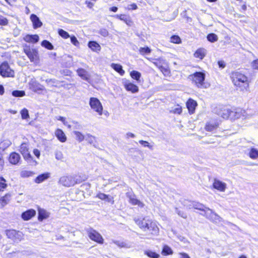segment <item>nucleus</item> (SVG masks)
<instances>
[{
  "instance_id": "obj_1",
  "label": "nucleus",
  "mask_w": 258,
  "mask_h": 258,
  "mask_svg": "<svg viewBox=\"0 0 258 258\" xmlns=\"http://www.w3.org/2000/svg\"><path fill=\"white\" fill-rule=\"evenodd\" d=\"M231 79L233 84L242 91L247 90L249 88V81L247 77L239 72L232 73Z\"/></svg>"
},
{
  "instance_id": "obj_2",
  "label": "nucleus",
  "mask_w": 258,
  "mask_h": 258,
  "mask_svg": "<svg viewBox=\"0 0 258 258\" xmlns=\"http://www.w3.org/2000/svg\"><path fill=\"white\" fill-rule=\"evenodd\" d=\"M81 182V177L77 175L63 176L59 180V183L66 187L74 186Z\"/></svg>"
},
{
  "instance_id": "obj_3",
  "label": "nucleus",
  "mask_w": 258,
  "mask_h": 258,
  "mask_svg": "<svg viewBox=\"0 0 258 258\" xmlns=\"http://www.w3.org/2000/svg\"><path fill=\"white\" fill-rule=\"evenodd\" d=\"M189 78L199 88L205 87V74L203 72H196L190 75Z\"/></svg>"
},
{
  "instance_id": "obj_4",
  "label": "nucleus",
  "mask_w": 258,
  "mask_h": 258,
  "mask_svg": "<svg viewBox=\"0 0 258 258\" xmlns=\"http://www.w3.org/2000/svg\"><path fill=\"white\" fill-rule=\"evenodd\" d=\"M89 105L92 109L97 113L99 115L103 113V106L98 99L95 97H91L89 101Z\"/></svg>"
},
{
  "instance_id": "obj_5",
  "label": "nucleus",
  "mask_w": 258,
  "mask_h": 258,
  "mask_svg": "<svg viewBox=\"0 0 258 258\" xmlns=\"http://www.w3.org/2000/svg\"><path fill=\"white\" fill-rule=\"evenodd\" d=\"M24 51L31 62H35L38 61V53L36 49L31 48L30 46L26 45L24 48Z\"/></svg>"
},
{
  "instance_id": "obj_6",
  "label": "nucleus",
  "mask_w": 258,
  "mask_h": 258,
  "mask_svg": "<svg viewBox=\"0 0 258 258\" xmlns=\"http://www.w3.org/2000/svg\"><path fill=\"white\" fill-rule=\"evenodd\" d=\"M87 234L89 237L93 241L99 244H103L104 239L101 234L92 228L87 229Z\"/></svg>"
},
{
  "instance_id": "obj_7",
  "label": "nucleus",
  "mask_w": 258,
  "mask_h": 258,
  "mask_svg": "<svg viewBox=\"0 0 258 258\" xmlns=\"http://www.w3.org/2000/svg\"><path fill=\"white\" fill-rule=\"evenodd\" d=\"M0 74L3 77H13L15 73L10 68L8 62H4L0 66Z\"/></svg>"
},
{
  "instance_id": "obj_8",
  "label": "nucleus",
  "mask_w": 258,
  "mask_h": 258,
  "mask_svg": "<svg viewBox=\"0 0 258 258\" xmlns=\"http://www.w3.org/2000/svg\"><path fill=\"white\" fill-rule=\"evenodd\" d=\"M8 237L11 239L14 242L18 243L23 239V234L20 231L15 230H9L6 232Z\"/></svg>"
},
{
  "instance_id": "obj_9",
  "label": "nucleus",
  "mask_w": 258,
  "mask_h": 258,
  "mask_svg": "<svg viewBox=\"0 0 258 258\" xmlns=\"http://www.w3.org/2000/svg\"><path fill=\"white\" fill-rule=\"evenodd\" d=\"M202 215L205 216L211 221L216 223H219L222 221V218L209 208H206L205 213L202 214Z\"/></svg>"
},
{
  "instance_id": "obj_10",
  "label": "nucleus",
  "mask_w": 258,
  "mask_h": 258,
  "mask_svg": "<svg viewBox=\"0 0 258 258\" xmlns=\"http://www.w3.org/2000/svg\"><path fill=\"white\" fill-rule=\"evenodd\" d=\"M249 115L246 113L245 110L241 108H236L231 110V119L241 118L242 119L248 118Z\"/></svg>"
},
{
  "instance_id": "obj_11",
  "label": "nucleus",
  "mask_w": 258,
  "mask_h": 258,
  "mask_svg": "<svg viewBox=\"0 0 258 258\" xmlns=\"http://www.w3.org/2000/svg\"><path fill=\"white\" fill-rule=\"evenodd\" d=\"M216 113L224 119L231 118V110L225 107H219L216 109Z\"/></svg>"
},
{
  "instance_id": "obj_12",
  "label": "nucleus",
  "mask_w": 258,
  "mask_h": 258,
  "mask_svg": "<svg viewBox=\"0 0 258 258\" xmlns=\"http://www.w3.org/2000/svg\"><path fill=\"white\" fill-rule=\"evenodd\" d=\"M213 186L214 188L221 192H224L227 188V184L217 179H214Z\"/></svg>"
},
{
  "instance_id": "obj_13",
  "label": "nucleus",
  "mask_w": 258,
  "mask_h": 258,
  "mask_svg": "<svg viewBox=\"0 0 258 258\" xmlns=\"http://www.w3.org/2000/svg\"><path fill=\"white\" fill-rule=\"evenodd\" d=\"M20 151L26 160H29L32 158L31 154L29 152L28 145L27 144L22 143L20 146Z\"/></svg>"
},
{
  "instance_id": "obj_14",
  "label": "nucleus",
  "mask_w": 258,
  "mask_h": 258,
  "mask_svg": "<svg viewBox=\"0 0 258 258\" xmlns=\"http://www.w3.org/2000/svg\"><path fill=\"white\" fill-rule=\"evenodd\" d=\"M126 197L129 199V202L133 205H138L140 208H143L144 204L137 199L134 195L130 192L126 193Z\"/></svg>"
},
{
  "instance_id": "obj_15",
  "label": "nucleus",
  "mask_w": 258,
  "mask_h": 258,
  "mask_svg": "<svg viewBox=\"0 0 258 258\" xmlns=\"http://www.w3.org/2000/svg\"><path fill=\"white\" fill-rule=\"evenodd\" d=\"M134 221L140 228L143 229L144 231H146V228L149 226L148 222L150 221V220L147 218H144L143 219L135 218Z\"/></svg>"
},
{
  "instance_id": "obj_16",
  "label": "nucleus",
  "mask_w": 258,
  "mask_h": 258,
  "mask_svg": "<svg viewBox=\"0 0 258 258\" xmlns=\"http://www.w3.org/2000/svg\"><path fill=\"white\" fill-rule=\"evenodd\" d=\"M149 226L146 228V231H149L152 234H157L159 232V228L155 222L151 220L148 222Z\"/></svg>"
},
{
  "instance_id": "obj_17",
  "label": "nucleus",
  "mask_w": 258,
  "mask_h": 258,
  "mask_svg": "<svg viewBox=\"0 0 258 258\" xmlns=\"http://www.w3.org/2000/svg\"><path fill=\"white\" fill-rule=\"evenodd\" d=\"M36 215V211L33 209L28 210L22 214V218L25 221L29 220Z\"/></svg>"
},
{
  "instance_id": "obj_18",
  "label": "nucleus",
  "mask_w": 258,
  "mask_h": 258,
  "mask_svg": "<svg viewBox=\"0 0 258 258\" xmlns=\"http://www.w3.org/2000/svg\"><path fill=\"white\" fill-rule=\"evenodd\" d=\"M30 20L33 23V27L34 29H36L42 26V23L36 15L32 14L30 16Z\"/></svg>"
},
{
  "instance_id": "obj_19",
  "label": "nucleus",
  "mask_w": 258,
  "mask_h": 258,
  "mask_svg": "<svg viewBox=\"0 0 258 258\" xmlns=\"http://www.w3.org/2000/svg\"><path fill=\"white\" fill-rule=\"evenodd\" d=\"M197 103L196 101L192 99H189L186 102V107L190 114L195 112L196 107L197 106Z\"/></svg>"
},
{
  "instance_id": "obj_20",
  "label": "nucleus",
  "mask_w": 258,
  "mask_h": 258,
  "mask_svg": "<svg viewBox=\"0 0 258 258\" xmlns=\"http://www.w3.org/2000/svg\"><path fill=\"white\" fill-rule=\"evenodd\" d=\"M124 86L127 91H131L133 93H137L139 91L138 87L131 82H126L124 84Z\"/></svg>"
},
{
  "instance_id": "obj_21",
  "label": "nucleus",
  "mask_w": 258,
  "mask_h": 258,
  "mask_svg": "<svg viewBox=\"0 0 258 258\" xmlns=\"http://www.w3.org/2000/svg\"><path fill=\"white\" fill-rule=\"evenodd\" d=\"M21 159L20 156L16 152L12 153L9 157V162L14 165L17 164Z\"/></svg>"
},
{
  "instance_id": "obj_22",
  "label": "nucleus",
  "mask_w": 258,
  "mask_h": 258,
  "mask_svg": "<svg viewBox=\"0 0 258 258\" xmlns=\"http://www.w3.org/2000/svg\"><path fill=\"white\" fill-rule=\"evenodd\" d=\"M121 21H123L125 24L128 26H131L133 23L130 17L124 14L116 15L114 16Z\"/></svg>"
},
{
  "instance_id": "obj_23",
  "label": "nucleus",
  "mask_w": 258,
  "mask_h": 258,
  "mask_svg": "<svg viewBox=\"0 0 258 258\" xmlns=\"http://www.w3.org/2000/svg\"><path fill=\"white\" fill-rule=\"evenodd\" d=\"M77 74L82 79L88 81L89 79L88 72L83 69H79L77 70Z\"/></svg>"
},
{
  "instance_id": "obj_24",
  "label": "nucleus",
  "mask_w": 258,
  "mask_h": 258,
  "mask_svg": "<svg viewBox=\"0 0 258 258\" xmlns=\"http://www.w3.org/2000/svg\"><path fill=\"white\" fill-rule=\"evenodd\" d=\"M50 177L49 173H44L38 175L35 179V182L37 183H40L45 180L49 178Z\"/></svg>"
},
{
  "instance_id": "obj_25",
  "label": "nucleus",
  "mask_w": 258,
  "mask_h": 258,
  "mask_svg": "<svg viewBox=\"0 0 258 258\" xmlns=\"http://www.w3.org/2000/svg\"><path fill=\"white\" fill-rule=\"evenodd\" d=\"M24 40L27 42L36 43L39 41V36L37 35H27Z\"/></svg>"
},
{
  "instance_id": "obj_26",
  "label": "nucleus",
  "mask_w": 258,
  "mask_h": 258,
  "mask_svg": "<svg viewBox=\"0 0 258 258\" xmlns=\"http://www.w3.org/2000/svg\"><path fill=\"white\" fill-rule=\"evenodd\" d=\"M49 216V213L44 209H38V220L42 221L43 220L47 218Z\"/></svg>"
},
{
  "instance_id": "obj_27",
  "label": "nucleus",
  "mask_w": 258,
  "mask_h": 258,
  "mask_svg": "<svg viewBox=\"0 0 258 258\" xmlns=\"http://www.w3.org/2000/svg\"><path fill=\"white\" fill-rule=\"evenodd\" d=\"M30 85L31 89L34 92H38V91H42L44 89V87L42 85L37 83L35 81H32Z\"/></svg>"
},
{
  "instance_id": "obj_28",
  "label": "nucleus",
  "mask_w": 258,
  "mask_h": 258,
  "mask_svg": "<svg viewBox=\"0 0 258 258\" xmlns=\"http://www.w3.org/2000/svg\"><path fill=\"white\" fill-rule=\"evenodd\" d=\"M55 134L58 140H59L61 142L63 143L66 141L67 137L61 130L57 129L55 131Z\"/></svg>"
},
{
  "instance_id": "obj_29",
  "label": "nucleus",
  "mask_w": 258,
  "mask_h": 258,
  "mask_svg": "<svg viewBox=\"0 0 258 258\" xmlns=\"http://www.w3.org/2000/svg\"><path fill=\"white\" fill-rule=\"evenodd\" d=\"M206 53V51L204 48L198 49L194 53V56L200 59H203Z\"/></svg>"
},
{
  "instance_id": "obj_30",
  "label": "nucleus",
  "mask_w": 258,
  "mask_h": 258,
  "mask_svg": "<svg viewBox=\"0 0 258 258\" xmlns=\"http://www.w3.org/2000/svg\"><path fill=\"white\" fill-rule=\"evenodd\" d=\"M111 67L121 76L123 75L125 73L124 71L122 69V66L119 64L112 63L111 64Z\"/></svg>"
},
{
  "instance_id": "obj_31",
  "label": "nucleus",
  "mask_w": 258,
  "mask_h": 258,
  "mask_svg": "<svg viewBox=\"0 0 258 258\" xmlns=\"http://www.w3.org/2000/svg\"><path fill=\"white\" fill-rule=\"evenodd\" d=\"M11 197V195L8 194L0 199V203L3 207L9 203L10 201Z\"/></svg>"
},
{
  "instance_id": "obj_32",
  "label": "nucleus",
  "mask_w": 258,
  "mask_h": 258,
  "mask_svg": "<svg viewBox=\"0 0 258 258\" xmlns=\"http://www.w3.org/2000/svg\"><path fill=\"white\" fill-rule=\"evenodd\" d=\"M88 47L94 51H97L100 50V46L95 41H90L88 43Z\"/></svg>"
},
{
  "instance_id": "obj_33",
  "label": "nucleus",
  "mask_w": 258,
  "mask_h": 258,
  "mask_svg": "<svg viewBox=\"0 0 258 258\" xmlns=\"http://www.w3.org/2000/svg\"><path fill=\"white\" fill-rule=\"evenodd\" d=\"M218 127V124L216 122H208L206 124L205 130L208 132H212L216 130Z\"/></svg>"
},
{
  "instance_id": "obj_34",
  "label": "nucleus",
  "mask_w": 258,
  "mask_h": 258,
  "mask_svg": "<svg viewBox=\"0 0 258 258\" xmlns=\"http://www.w3.org/2000/svg\"><path fill=\"white\" fill-rule=\"evenodd\" d=\"M192 207L196 209L203 211L204 213H205L206 208H207L204 205L197 202H192Z\"/></svg>"
},
{
  "instance_id": "obj_35",
  "label": "nucleus",
  "mask_w": 258,
  "mask_h": 258,
  "mask_svg": "<svg viewBox=\"0 0 258 258\" xmlns=\"http://www.w3.org/2000/svg\"><path fill=\"white\" fill-rule=\"evenodd\" d=\"M248 155L250 158L255 159L258 158V150L254 148H252L250 149Z\"/></svg>"
},
{
  "instance_id": "obj_36",
  "label": "nucleus",
  "mask_w": 258,
  "mask_h": 258,
  "mask_svg": "<svg viewBox=\"0 0 258 258\" xmlns=\"http://www.w3.org/2000/svg\"><path fill=\"white\" fill-rule=\"evenodd\" d=\"M145 254L150 258H159L160 255L155 251L151 250H147L145 251Z\"/></svg>"
},
{
  "instance_id": "obj_37",
  "label": "nucleus",
  "mask_w": 258,
  "mask_h": 258,
  "mask_svg": "<svg viewBox=\"0 0 258 258\" xmlns=\"http://www.w3.org/2000/svg\"><path fill=\"white\" fill-rule=\"evenodd\" d=\"M130 75L133 79L136 80L137 81H139L141 76V73L136 71H132L130 73Z\"/></svg>"
},
{
  "instance_id": "obj_38",
  "label": "nucleus",
  "mask_w": 258,
  "mask_h": 258,
  "mask_svg": "<svg viewBox=\"0 0 258 258\" xmlns=\"http://www.w3.org/2000/svg\"><path fill=\"white\" fill-rule=\"evenodd\" d=\"M74 134L76 136V139L79 142L83 141L84 139V136L80 132L78 131H74Z\"/></svg>"
},
{
  "instance_id": "obj_39",
  "label": "nucleus",
  "mask_w": 258,
  "mask_h": 258,
  "mask_svg": "<svg viewBox=\"0 0 258 258\" xmlns=\"http://www.w3.org/2000/svg\"><path fill=\"white\" fill-rule=\"evenodd\" d=\"M97 197L102 200H106L108 202L112 201V198H109L108 196L103 193H99L97 195Z\"/></svg>"
},
{
  "instance_id": "obj_40",
  "label": "nucleus",
  "mask_w": 258,
  "mask_h": 258,
  "mask_svg": "<svg viewBox=\"0 0 258 258\" xmlns=\"http://www.w3.org/2000/svg\"><path fill=\"white\" fill-rule=\"evenodd\" d=\"M41 45L49 50L53 49V46L47 40H43L41 42Z\"/></svg>"
},
{
  "instance_id": "obj_41",
  "label": "nucleus",
  "mask_w": 258,
  "mask_h": 258,
  "mask_svg": "<svg viewBox=\"0 0 258 258\" xmlns=\"http://www.w3.org/2000/svg\"><path fill=\"white\" fill-rule=\"evenodd\" d=\"M162 253L164 255H167L172 254V250L170 248V247H169V246H168L167 245H165V246H164V247H163V248L162 249Z\"/></svg>"
},
{
  "instance_id": "obj_42",
  "label": "nucleus",
  "mask_w": 258,
  "mask_h": 258,
  "mask_svg": "<svg viewBox=\"0 0 258 258\" xmlns=\"http://www.w3.org/2000/svg\"><path fill=\"white\" fill-rule=\"evenodd\" d=\"M207 39L211 42H214L218 40V36L214 33H211L208 35Z\"/></svg>"
},
{
  "instance_id": "obj_43",
  "label": "nucleus",
  "mask_w": 258,
  "mask_h": 258,
  "mask_svg": "<svg viewBox=\"0 0 258 258\" xmlns=\"http://www.w3.org/2000/svg\"><path fill=\"white\" fill-rule=\"evenodd\" d=\"M139 52L141 54L144 55L145 54H149L151 52V50L148 47H141L139 49Z\"/></svg>"
},
{
  "instance_id": "obj_44",
  "label": "nucleus",
  "mask_w": 258,
  "mask_h": 258,
  "mask_svg": "<svg viewBox=\"0 0 258 258\" xmlns=\"http://www.w3.org/2000/svg\"><path fill=\"white\" fill-rule=\"evenodd\" d=\"M58 33L59 35L64 39H67L71 37L69 34L63 29H59Z\"/></svg>"
},
{
  "instance_id": "obj_45",
  "label": "nucleus",
  "mask_w": 258,
  "mask_h": 258,
  "mask_svg": "<svg viewBox=\"0 0 258 258\" xmlns=\"http://www.w3.org/2000/svg\"><path fill=\"white\" fill-rule=\"evenodd\" d=\"M12 95L15 97H23L25 95L24 91L16 90L12 92Z\"/></svg>"
},
{
  "instance_id": "obj_46",
  "label": "nucleus",
  "mask_w": 258,
  "mask_h": 258,
  "mask_svg": "<svg viewBox=\"0 0 258 258\" xmlns=\"http://www.w3.org/2000/svg\"><path fill=\"white\" fill-rule=\"evenodd\" d=\"M33 172L30 171L23 170L21 172L20 175L22 177H27L32 176Z\"/></svg>"
},
{
  "instance_id": "obj_47",
  "label": "nucleus",
  "mask_w": 258,
  "mask_h": 258,
  "mask_svg": "<svg viewBox=\"0 0 258 258\" xmlns=\"http://www.w3.org/2000/svg\"><path fill=\"white\" fill-rule=\"evenodd\" d=\"M55 157L56 159H57L58 160L61 161L63 159V155L62 152H61L60 151H58V150H56L55 152Z\"/></svg>"
},
{
  "instance_id": "obj_48",
  "label": "nucleus",
  "mask_w": 258,
  "mask_h": 258,
  "mask_svg": "<svg viewBox=\"0 0 258 258\" xmlns=\"http://www.w3.org/2000/svg\"><path fill=\"white\" fill-rule=\"evenodd\" d=\"M170 41L174 43H179L181 42V39L178 36L173 35L170 38Z\"/></svg>"
},
{
  "instance_id": "obj_49",
  "label": "nucleus",
  "mask_w": 258,
  "mask_h": 258,
  "mask_svg": "<svg viewBox=\"0 0 258 258\" xmlns=\"http://www.w3.org/2000/svg\"><path fill=\"white\" fill-rule=\"evenodd\" d=\"M140 144H141L144 147H148L150 149L152 150L153 146L152 145H151L149 142L147 141H143V140H140L139 141Z\"/></svg>"
},
{
  "instance_id": "obj_50",
  "label": "nucleus",
  "mask_w": 258,
  "mask_h": 258,
  "mask_svg": "<svg viewBox=\"0 0 258 258\" xmlns=\"http://www.w3.org/2000/svg\"><path fill=\"white\" fill-rule=\"evenodd\" d=\"M160 70L165 76H169L170 71L167 68L162 66V67H160Z\"/></svg>"
},
{
  "instance_id": "obj_51",
  "label": "nucleus",
  "mask_w": 258,
  "mask_h": 258,
  "mask_svg": "<svg viewBox=\"0 0 258 258\" xmlns=\"http://www.w3.org/2000/svg\"><path fill=\"white\" fill-rule=\"evenodd\" d=\"M6 181L3 177L0 178V191L3 190L7 187Z\"/></svg>"
},
{
  "instance_id": "obj_52",
  "label": "nucleus",
  "mask_w": 258,
  "mask_h": 258,
  "mask_svg": "<svg viewBox=\"0 0 258 258\" xmlns=\"http://www.w3.org/2000/svg\"><path fill=\"white\" fill-rule=\"evenodd\" d=\"M21 116L23 119H27L29 117V113L27 109H23L21 111Z\"/></svg>"
},
{
  "instance_id": "obj_53",
  "label": "nucleus",
  "mask_w": 258,
  "mask_h": 258,
  "mask_svg": "<svg viewBox=\"0 0 258 258\" xmlns=\"http://www.w3.org/2000/svg\"><path fill=\"white\" fill-rule=\"evenodd\" d=\"M71 41L75 46L79 47L80 43L77 40V38L75 36H72L70 37Z\"/></svg>"
},
{
  "instance_id": "obj_54",
  "label": "nucleus",
  "mask_w": 258,
  "mask_h": 258,
  "mask_svg": "<svg viewBox=\"0 0 258 258\" xmlns=\"http://www.w3.org/2000/svg\"><path fill=\"white\" fill-rule=\"evenodd\" d=\"M10 141L6 140L0 144V148H5L9 147L11 145Z\"/></svg>"
},
{
  "instance_id": "obj_55",
  "label": "nucleus",
  "mask_w": 258,
  "mask_h": 258,
  "mask_svg": "<svg viewBox=\"0 0 258 258\" xmlns=\"http://www.w3.org/2000/svg\"><path fill=\"white\" fill-rule=\"evenodd\" d=\"M171 112H172L174 113H177V114H179L182 112L181 107H180L179 105H177L175 108H174L171 111Z\"/></svg>"
},
{
  "instance_id": "obj_56",
  "label": "nucleus",
  "mask_w": 258,
  "mask_h": 258,
  "mask_svg": "<svg viewBox=\"0 0 258 258\" xmlns=\"http://www.w3.org/2000/svg\"><path fill=\"white\" fill-rule=\"evenodd\" d=\"M113 242L118 246L120 247H127V244L126 243L123 242V241H114Z\"/></svg>"
},
{
  "instance_id": "obj_57",
  "label": "nucleus",
  "mask_w": 258,
  "mask_h": 258,
  "mask_svg": "<svg viewBox=\"0 0 258 258\" xmlns=\"http://www.w3.org/2000/svg\"><path fill=\"white\" fill-rule=\"evenodd\" d=\"M86 141L90 144H93L95 141V137L89 134L87 135L86 138Z\"/></svg>"
},
{
  "instance_id": "obj_58",
  "label": "nucleus",
  "mask_w": 258,
  "mask_h": 258,
  "mask_svg": "<svg viewBox=\"0 0 258 258\" xmlns=\"http://www.w3.org/2000/svg\"><path fill=\"white\" fill-rule=\"evenodd\" d=\"M8 24V20L3 16H0V25H6Z\"/></svg>"
},
{
  "instance_id": "obj_59",
  "label": "nucleus",
  "mask_w": 258,
  "mask_h": 258,
  "mask_svg": "<svg viewBox=\"0 0 258 258\" xmlns=\"http://www.w3.org/2000/svg\"><path fill=\"white\" fill-rule=\"evenodd\" d=\"M176 212L179 216L183 218H186L187 217L186 214L185 213H184L182 211L179 210L177 208H176Z\"/></svg>"
},
{
  "instance_id": "obj_60",
  "label": "nucleus",
  "mask_w": 258,
  "mask_h": 258,
  "mask_svg": "<svg viewBox=\"0 0 258 258\" xmlns=\"http://www.w3.org/2000/svg\"><path fill=\"white\" fill-rule=\"evenodd\" d=\"M99 33L104 37H106L109 34L108 31L105 29H100Z\"/></svg>"
},
{
  "instance_id": "obj_61",
  "label": "nucleus",
  "mask_w": 258,
  "mask_h": 258,
  "mask_svg": "<svg viewBox=\"0 0 258 258\" xmlns=\"http://www.w3.org/2000/svg\"><path fill=\"white\" fill-rule=\"evenodd\" d=\"M137 8H138V7H137V5L135 3H133L132 4L128 5V6L127 7V9L128 10H134L137 9Z\"/></svg>"
},
{
  "instance_id": "obj_62",
  "label": "nucleus",
  "mask_w": 258,
  "mask_h": 258,
  "mask_svg": "<svg viewBox=\"0 0 258 258\" xmlns=\"http://www.w3.org/2000/svg\"><path fill=\"white\" fill-rule=\"evenodd\" d=\"M251 65L253 69L258 70V59L253 60Z\"/></svg>"
},
{
  "instance_id": "obj_63",
  "label": "nucleus",
  "mask_w": 258,
  "mask_h": 258,
  "mask_svg": "<svg viewBox=\"0 0 258 258\" xmlns=\"http://www.w3.org/2000/svg\"><path fill=\"white\" fill-rule=\"evenodd\" d=\"M219 68L223 69L225 67V62L223 60H220L218 62Z\"/></svg>"
},
{
  "instance_id": "obj_64",
  "label": "nucleus",
  "mask_w": 258,
  "mask_h": 258,
  "mask_svg": "<svg viewBox=\"0 0 258 258\" xmlns=\"http://www.w3.org/2000/svg\"><path fill=\"white\" fill-rule=\"evenodd\" d=\"M180 258H190V256L186 253H180Z\"/></svg>"
}]
</instances>
